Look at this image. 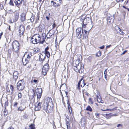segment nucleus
I'll use <instances>...</instances> for the list:
<instances>
[{
	"label": "nucleus",
	"instance_id": "4d7b16f0",
	"mask_svg": "<svg viewBox=\"0 0 129 129\" xmlns=\"http://www.w3.org/2000/svg\"><path fill=\"white\" fill-rule=\"evenodd\" d=\"M56 25L54 23L52 25L53 28H54L56 26Z\"/></svg>",
	"mask_w": 129,
	"mask_h": 129
},
{
	"label": "nucleus",
	"instance_id": "8fccbe9b",
	"mask_svg": "<svg viewBox=\"0 0 129 129\" xmlns=\"http://www.w3.org/2000/svg\"><path fill=\"white\" fill-rule=\"evenodd\" d=\"M18 104V103L17 102H15L14 103V105H13L14 106V107L17 106V105Z\"/></svg>",
	"mask_w": 129,
	"mask_h": 129
},
{
	"label": "nucleus",
	"instance_id": "69168bd1",
	"mask_svg": "<svg viewBox=\"0 0 129 129\" xmlns=\"http://www.w3.org/2000/svg\"><path fill=\"white\" fill-rule=\"evenodd\" d=\"M127 52V51L126 50H125L123 52V53H122V54H124L126 52Z\"/></svg>",
	"mask_w": 129,
	"mask_h": 129
},
{
	"label": "nucleus",
	"instance_id": "bf43d9fd",
	"mask_svg": "<svg viewBox=\"0 0 129 129\" xmlns=\"http://www.w3.org/2000/svg\"><path fill=\"white\" fill-rule=\"evenodd\" d=\"M33 82L35 83H36L37 82V80L35 79H34L33 80Z\"/></svg>",
	"mask_w": 129,
	"mask_h": 129
},
{
	"label": "nucleus",
	"instance_id": "bb28decb",
	"mask_svg": "<svg viewBox=\"0 0 129 129\" xmlns=\"http://www.w3.org/2000/svg\"><path fill=\"white\" fill-rule=\"evenodd\" d=\"M53 5L54 7H58L60 6V4L58 3H56L55 2H53Z\"/></svg>",
	"mask_w": 129,
	"mask_h": 129
},
{
	"label": "nucleus",
	"instance_id": "b1692460",
	"mask_svg": "<svg viewBox=\"0 0 129 129\" xmlns=\"http://www.w3.org/2000/svg\"><path fill=\"white\" fill-rule=\"evenodd\" d=\"M66 85L65 84H63L61 85L60 87V89L64 91L66 89Z\"/></svg>",
	"mask_w": 129,
	"mask_h": 129
},
{
	"label": "nucleus",
	"instance_id": "cd10ccee",
	"mask_svg": "<svg viewBox=\"0 0 129 129\" xmlns=\"http://www.w3.org/2000/svg\"><path fill=\"white\" fill-rule=\"evenodd\" d=\"M115 29L118 32H119V31H121V29L118 27V26H116L115 27Z\"/></svg>",
	"mask_w": 129,
	"mask_h": 129
},
{
	"label": "nucleus",
	"instance_id": "4468645a",
	"mask_svg": "<svg viewBox=\"0 0 129 129\" xmlns=\"http://www.w3.org/2000/svg\"><path fill=\"white\" fill-rule=\"evenodd\" d=\"M22 1L23 0H14V2L15 5L18 7L22 4Z\"/></svg>",
	"mask_w": 129,
	"mask_h": 129
},
{
	"label": "nucleus",
	"instance_id": "3c124183",
	"mask_svg": "<svg viewBox=\"0 0 129 129\" xmlns=\"http://www.w3.org/2000/svg\"><path fill=\"white\" fill-rule=\"evenodd\" d=\"M67 103V104H68V109L69 110V111L70 112V110H69V108L70 107V105H69V103L68 101Z\"/></svg>",
	"mask_w": 129,
	"mask_h": 129
},
{
	"label": "nucleus",
	"instance_id": "864d4df0",
	"mask_svg": "<svg viewBox=\"0 0 129 129\" xmlns=\"http://www.w3.org/2000/svg\"><path fill=\"white\" fill-rule=\"evenodd\" d=\"M105 46L103 45V46H102L101 47H99V48L101 49H103L104 48Z\"/></svg>",
	"mask_w": 129,
	"mask_h": 129
},
{
	"label": "nucleus",
	"instance_id": "c9c22d12",
	"mask_svg": "<svg viewBox=\"0 0 129 129\" xmlns=\"http://www.w3.org/2000/svg\"><path fill=\"white\" fill-rule=\"evenodd\" d=\"M54 2L59 3L60 4L62 2L61 0H54Z\"/></svg>",
	"mask_w": 129,
	"mask_h": 129
},
{
	"label": "nucleus",
	"instance_id": "f704fd0d",
	"mask_svg": "<svg viewBox=\"0 0 129 129\" xmlns=\"http://www.w3.org/2000/svg\"><path fill=\"white\" fill-rule=\"evenodd\" d=\"M89 102L91 104H93V101L92 99L91 98H90L89 99Z\"/></svg>",
	"mask_w": 129,
	"mask_h": 129
},
{
	"label": "nucleus",
	"instance_id": "58836bf2",
	"mask_svg": "<svg viewBox=\"0 0 129 129\" xmlns=\"http://www.w3.org/2000/svg\"><path fill=\"white\" fill-rule=\"evenodd\" d=\"M96 56L98 57H99V56H101V53L100 51H98L96 54Z\"/></svg>",
	"mask_w": 129,
	"mask_h": 129
},
{
	"label": "nucleus",
	"instance_id": "9d476101",
	"mask_svg": "<svg viewBox=\"0 0 129 129\" xmlns=\"http://www.w3.org/2000/svg\"><path fill=\"white\" fill-rule=\"evenodd\" d=\"M41 103L39 101H37L35 105V110L36 111L39 110L41 108Z\"/></svg>",
	"mask_w": 129,
	"mask_h": 129
},
{
	"label": "nucleus",
	"instance_id": "6e6d98bb",
	"mask_svg": "<svg viewBox=\"0 0 129 129\" xmlns=\"http://www.w3.org/2000/svg\"><path fill=\"white\" fill-rule=\"evenodd\" d=\"M107 69H105V70L104 71V75L107 74Z\"/></svg>",
	"mask_w": 129,
	"mask_h": 129
},
{
	"label": "nucleus",
	"instance_id": "79ce46f5",
	"mask_svg": "<svg viewBox=\"0 0 129 129\" xmlns=\"http://www.w3.org/2000/svg\"><path fill=\"white\" fill-rule=\"evenodd\" d=\"M83 95H86L87 96H88V93L87 92H84V91L83 90Z\"/></svg>",
	"mask_w": 129,
	"mask_h": 129
},
{
	"label": "nucleus",
	"instance_id": "09e8293b",
	"mask_svg": "<svg viewBox=\"0 0 129 129\" xmlns=\"http://www.w3.org/2000/svg\"><path fill=\"white\" fill-rule=\"evenodd\" d=\"M5 105L6 106H8V101H6L5 103Z\"/></svg>",
	"mask_w": 129,
	"mask_h": 129
},
{
	"label": "nucleus",
	"instance_id": "f03ea898",
	"mask_svg": "<svg viewBox=\"0 0 129 129\" xmlns=\"http://www.w3.org/2000/svg\"><path fill=\"white\" fill-rule=\"evenodd\" d=\"M53 106L51 98L47 97L45 99L42 107L46 112L49 113L52 111Z\"/></svg>",
	"mask_w": 129,
	"mask_h": 129
},
{
	"label": "nucleus",
	"instance_id": "774afa93",
	"mask_svg": "<svg viewBox=\"0 0 129 129\" xmlns=\"http://www.w3.org/2000/svg\"><path fill=\"white\" fill-rule=\"evenodd\" d=\"M39 15H38L37 16V18H38V20L39 19Z\"/></svg>",
	"mask_w": 129,
	"mask_h": 129
},
{
	"label": "nucleus",
	"instance_id": "6ab92c4d",
	"mask_svg": "<svg viewBox=\"0 0 129 129\" xmlns=\"http://www.w3.org/2000/svg\"><path fill=\"white\" fill-rule=\"evenodd\" d=\"M26 15V13H22L20 15V20L21 22H23L25 21V19Z\"/></svg>",
	"mask_w": 129,
	"mask_h": 129
},
{
	"label": "nucleus",
	"instance_id": "e2e57ef3",
	"mask_svg": "<svg viewBox=\"0 0 129 129\" xmlns=\"http://www.w3.org/2000/svg\"><path fill=\"white\" fill-rule=\"evenodd\" d=\"M3 34V33L1 32L0 33V39H1V36Z\"/></svg>",
	"mask_w": 129,
	"mask_h": 129
},
{
	"label": "nucleus",
	"instance_id": "aec40b11",
	"mask_svg": "<svg viewBox=\"0 0 129 129\" xmlns=\"http://www.w3.org/2000/svg\"><path fill=\"white\" fill-rule=\"evenodd\" d=\"M19 33L22 35L24 33L25 30L24 26L22 25H21L19 27Z\"/></svg>",
	"mask_w": 129,
	"mask_h": 129
},
{
	"label": "nucleus",
	"instance_id": "2eb2a0df",
	"mask_svg": "<svg viewBox=\"0 0 129 129\" xmlns=\"http://www.w3.org/2000/svg\"><path fill=\"white\" fill-rule=\"evenodd\" d=\"M26 108V107L25 105L22 104L18 107V111H22L24 110Z\"/></svg>",
	"mask_w": 129,
	"mask_h": 129
},
{
	"label": "nucleus",
	"instance_id": "f3484780",
	"mask_svg": "<svg viewBox=\"0 0 129 129\" xmlns=\"http://www.w3.org/2000/svg\"><path fill=\"white\" fill-rule=\"evenodd\" d=\"M6 89L7 91L11 92L12 93L13 90V87L12 85H10L7 87Z\"/></svg>",
	"mask_w": 129,
	"mask_h": 129
},
{
	"label": "nucleus",
	"instance_id": "13d9d810",
	"mask_svg": "<svg viewBox=\"0 0 129 129\" xmlns=\"http://www.w3.org/2000/svg\"><path fill=\"white\" fill-rule=\"evenodd\" d=\"M111 46V45H110L106 46V48H109Z\"/></svg>",
	"mask_w": 129,
	"mask_h": 129
},
{
	"label": "nucleus",
	"instance_id": "423d86ee",
	"mask_svg": "<svg viewBox=\"0 0 129 129\" xmlns=\"http://www.w3.org/2000/svg\"><path fill=\"white\" fill-rule=\"evenodd\" d=\"M25 83L23 80H20L17 83V88L19 90H22L25 87Z\"/></svg>",
	"mask_w": 129,
	"mask_h": 129
},
{
	"label": "nucleus",
	"instance_id": "2f4dec72",
	"mask_svg": "<svg viewBox=\"0 0 129 129\" xmlns=\"http://www.w3.org/2000/svg\"><path fill=\"white\" fill-rule=\"evenodd\" d=\"M86 109V110L89 111L91 112L92 111V109L89 106H88L87 107Z\"/></svg>",
	"mask_w": 129,
	"mask_h": 129
},
{
	"label": "nucleus",
	"instance_id": "9b49d317",
	"mask_svg": "<svg viewBox=\"0 0 129 129\" xmlns=\"http://www.w3.org/2000/svg\"><path fill=\"white\" fill-rule=\"evenodd\" d=\"M114 17L112 16H108L107 21L108 24H109L113 22L114 20Z\"/></svg>",
	"mask_w": 129,
	"mask_h": 129
},
{
	"label": "nucleus",
	"instance_id": "a211bd4d",
	"mask_svg": "<svg viewBox=\"0 0 129 129\" xmlns=\"http://www.w3.org/2000/svg\"><path fill=\"white\" fill-rule=\"evenodd\" d=\"M92 22L91 21L90 18L89 17H86L84 20L83 23H87L88 24L89 23V25L90 24V22Z\"/></svg>",
	"mask_w": 129,
	"mask_h": 129
},
{
	"label": "nucleus",
	"instance_id": "c756f323",
	"mask_svg": "<svg viewBox=\"0 0 129 129\" xmlns=\"http://www.w3.org/2000/svg\"><path fill=\"white\" fill-rule=\"evenodd\" d=\"M45 53V56H46L48 58H49L50 57V54L49 52L48 51H45V53Z\"/></svg>",
	"mask_w": 129,
	"mask_h": 129
},
{
	"label": "nucleus",
	"instance_id": "a18cd8bd",
	"mask_svg": "<svg viewBox=\"0 0 129 129\" xmlns=\"http://www.w3.org/2000/svg\"><path fill=\"white\" fill-rule=\"evenodd\" d=\"M119 32L120 34L122 35H123L124 34V32H123V31H122L121 30V31H119Z\"/></svg>",
	"mask_w": 129,
	"mask_h": 129
},
{
	"label": "nucleus",
	"instance_id": "5701e85b",
	"mask_svg": "<svg viewBox=\"0 0 129 129\" xmlns=\"http://www.w3.org/2000/svg\"><path fill=\"white\" fill-rule=\"evenodd\" d=\"M46 38V36L45 34H43L42 36V38H41V43L43 44Z\"/></svg>",
	"mask_w": 129,
	"mask_h": 129
},
{
	"label": "nucleus",
	"instance_id": "0eeeda50",
	"mask_svg": "<svg viewBox=\"0 0 129 129\" xmlns=\"http://www.w3.org/2000/svg\"><path fill=\"white\" fill-rule=\"evenodd\" d=\"M49 64L46 63L42 69L43 74L44 75H46L47 72H48L49 69Z\"/></svg>",
	"mask_w": 129,
	"mask_h": 129
},
{
	"label": "nucleus",
	"instance_id": "c03bdc74",
	"mask_svg": "<svg viewBox=\"0 0 129 129\" xmlns=\"http://www.w3.org/2000/svg\"><path fill=\"white\" fill-rule=\"evenodd\" d=\"M8 12L10 14H12L13 12V11L11 9H10L8 11Z\"/></svg>",
	"mask_w": 129,
	"mask_h": 129
},
{
	"label": "nucleus",
	"instance_id": "338daca9",
	"mask_svg": "<svg viewBox=\"0 0 129 129\" xmlns=\"http://www.w3.org/2000/svg\"><path fill=\"white\" fill-rule=\"evenodd\" d=\"M46 18L47 19V20H48L49 19V18L48 16H46Z\"/></svg>",
	"mask_w": 129,
	"mask_h": 129
},
{
	"label": "nucleus",
	"instance_id": "72a5a7b5",
	"mask_svg": "<svg viewBox=\"0 0 129 129\" xmlns=\"http://www.w3.org/2000/svg\"><path fill=\"white\" fill-rule=\"evenodd\" d=\"M35 19V16L34 15H33L31 16V18L30 19V20L31 22H33Z\"/></svg>",
	"mask_w": 129,
	"mask_h": 129
},
{
	"label": "nucleus",
	"instance_id": "7ed1b4c3",
	"mask_svg": "<svg viewBox=\"0 0 129 129\" xmlns=\"http://www.w3.org/2000/svg\"><path fill=\"white\" fill-rule=\"evenodd\" d=\"M20 44L17 41H14L12 43L11 49L13 51L16 53H18L20 48Z\"/></svg>",
	"mask_w": 129,
	"mask_h": 129
},
{
	"label": "nucleus",
	"instance_id": "473e14b6",
	"mask_svg": "<svg viewBox=\"0 0 129 129\" xmlns=\"http://www.w3.org/2000/svg\"><path fill=\"white\" fill-rule=\"evenodd\" d=\"M37 96V98L38 99H40V98H41L42 93H36Z\"/></svg>",
	"mask_w": 129,
	"mask_h": 129
},
{
	"label": "nucleus",
	"instance_id": "a19ab883",
	"mask_svg": "<svg viewBox=\"0 0 129 129\" xmlns=\"http://www.w3.org/2000/svg\"><path fill=\"white\" fill-rule=\"evenodd\" d=\"M66 125H67V124H69V119H67L66 121Z\"/></svg>",
	"mask_w": 129,
	"mask_h": 129
},
{
	"label": "nucleus",
	"instance_id": "f257e3e1",
	"mask_svg": "<svg viewBox=\"0 0 129 129\" xmlns=\"http://www.w3.org/2000/svg\"><path fill=\"white\" fill-rule=\"evenodd\" d=\"M76 59L73 62V68L76 72H79L80 73H82L84 71L83 64H80L82 60V57L80 54H77L76 56Z\"/></svg>",
	"mask_w": 129,
	"mask_h": 129
},
{
	"label": "nucleus",
	"instance_id": "e433bc0d",
	"mask_svg": "<svg viewBox=\"0 0 129 129\" xmlns=\"http://www.w3.org/2000/svg\"><path fill=\"white\" fill-rule=\"evenodd\" d=\"M97 101L99 103H102L101 101H102L101 99L99 97H97Z\"/></svg>",
	"mask_w": 129,
	"mask_h": 129
},
{
	"label": "nucleus",
	"instance_id": "de8ad7c7",
	"mask_svg": "<svg viewBox=\"0 0 129 129\" xmlns=\"http://www.w3.org/2000/svg\"><path fill=\"white\" fill-rule=\"evenodd\" d=\"M7 112L6 111H4V115L5 116H6L7 114Z\"/></svg>",
	"mask_w": 129,
	"mask_h": 129
},
{
	"label": "nucleus",
	"instance_id": "603ef678",
	"mask_svg": "<svg viewBox=\"0 0 129 129\" xmlns=\"http://www.w3.org/2000/svg\"><path fill=\"white\" fill-rule=\"evenodd\" d=\"M49 49V47L48 46H47L45 49V51H48V50Z\"/></svg>",
	"mask_w": 129,
	"mask_h": 129
},
{
	"label": "nucleus",
	"instance_id": "7c9ffc66",
	"mask_svg": "<svg viewBox=\"0 0 129 129\" xmlns=\"http://www.w3.org/2000/svg\"><path fill=\"white\" fill-rule=\"evenodd\" d=\"M27 58L29 60V59H30V58L32 56V55L31 54V53L29 52H28L27 53Z\"/></svg>",
	"mask_w": 129,
	"mask_h": 129
},
{
	"label": "nucleus",
	"instance_id": "ddd939ff",
	"mask_svg": "<svg viewBox=\"0 0 129 129\" xmlns=\"http://www.w3.org/2000/svg\"><path fill=\"white\" fill-rule=\"evenodd\" d=\"M45 53H40L39 56V60L40 61H43L45 60Z\"/></svg>",
	"mask_w": 129,
	"mask_h": 129
},
{
	"label": "nucleus",
	"instance_id": "20e7f679",
	"mask_svg": "<svg viewBox=\"0 0 129 129\" xmlns=\"http://www.w3.org/2000/svg\"><path fill=\"white\" fill-rule=\"evenodd\" d=\"M41 36L39 34H36L32 37L31 41L32 43L34 44H36L40 43H41Z\"/></svg>",
	"mask_w": 129,
	"mask_h": 129
},
{
	"label": "nucleus",
	"instance_id": "4be33fe9",
	"mask_svg": "<svg viewBox=\"0 0 129 129\" xmlns=\"http://www.w3.org/2000/svg\"><path fill=\"white\" fill-rule=\"evenodd\" d=\"M22 61L23 65H25L28 62L29 60L28 59V58L27 59V58H23Z\"/></svg>",
	"mask_w": 129,
	"mask_h": 129
},
{
	"label": "nucleus",
	"instance_id": "052dcab7",
	"mask_svg": "<svg viewBox=\"0 0 129 129\" xmlns=\"http://www.w3.org/2000/svg\"><path fill=\"white\" fill-rule=\"evenodd\" d=\"M8 129H14V128L12 126L9 127Z\"/></svg>",
	"mask_w": 129,
	"mask_h": 129
},
{
	"label": "nucleus",
	"instance_id": "c85d7f7f",
	"mask_svg": "<svg viewBox=\"0 0 129 129\" xmlns=\"http://www.w3.org/2000/svg\"><path fill=\"white\" fill-rule=\"evenodd\" d=\"M33 50L34 51V53L35 54L39 52L40 50L39 48H37Z\"/></svg>",
	"mask_w": 129,
	"mask_h": 129
},
{
	"label": "nucleus",
	"instance_id": "412c9836",
	"mask_svg": "<svg viewBox=\"0 0 129 129\" xmlns=\"http://www.w3.org/2000/svg\"><path fill=\"white\" fill-rule=\"evenodd\" d=\"M13 78L16 81L18 78V73L17 71H15L13 72Z\"/></svg>",
	"mask_w": 129,
	"mask_h": 129
},
{
	"label": "nucleus",
	"instance_id": "a878e982",
	"mask_svg": "<svg viewBox=\"0 0 129 129\" xmlns=\"http://www.w3.org/2000/svg\"><path fill=\"white\" fill-rule=\"evenodd\" d=\"M50 30H50L49 31L47 35V37L48 38H50L52 37V35H53V34L52 33H50Z\"/></svg>",
	"mask_w": 129,
	"mask_h": 129
},
{
	"label": "nucleus",
	"instance_id": "1a4fd4ad",
	"mask_svg": "<svg viewBox=\"0 0 129 129\" xmlns=\"http://www.w3.org/2000/svg\"><path fill=\"white\" fill-rule=\"evenodd\" d=\"M81 82H82V83L81 84V86L82 87H84V86L86 85V84L84 82V80H83L82 79H81L78 83L77 87V89H78L79 90H80V83Z\"/></svg>",
	"mask_w": 129,
	"mask_h": 129
},
{
	"label": "nucleus",
	"instance_id": "4c0bfd02",
	"mask_svg": "<svg viewBox=\"0 0 129 129\" xmlns=\"http://www.w3.org/2000/svg\"><path fill=\"white\" fill-rule=\"evenodd\" d=\"M28 129H35V127L34 125H31L29 126Z\"/></svg>",
	"mask_w": 129,
	"mask_h": 129
},
{
	"label": "nucleus",
	"instance_id": "37998d69",
	"mask_svg": "<svg viewBox=\"0 0 129 129\" xmlns=\"http://www.w3.org/2000/svg\"><path fill=\"white\" fill-rule=\"evenodd\" d=\"M22 94L20 93H19L18 94V97L19 98H21L22 97Z\"/></svg>",
	"mask_w": 129,
	"mask_h": 129
},
{
	"label": "nucleus",
	"instance_id": "39448f33",
	"mask_svg": "<svg viewBox=\"0 0 129 129\" xmlns=\"http://www.w3.org/2000/svg\"><path fill=\"white\" fill-rule=\"evenodd\" d=\"M82 26L84 31L89 32L93 27L92 22H90V25L89 24H86L83 23V25H82Z\"/></svg>",
	"mask_w": 129,
	"mask_h": 129
},
{
	"label": "nucleus",
	"instance_id": "5fc2aeb1",
	"mask_svg": "<svg viewBox=\"0 0 129 129\" xmlns=\"http://www.w3.org/2000/svg\"><path fill=\"white\" fill-rule=\"evenodd\" d=\"M117 127H122V125L120 124H118L117 125Z\"/></svg>",
	"mask_w": 129,
	"mask_h": 129
},
{
	"label": "nucleus",
	"instance_id": "6e6552de",
	"mask_svg": "<svg viewBox=\"0 0 129 129\" xmlns=\"http://www.w3.org/2000/svg\"><path fill=\"white\" fill-rule=\"evenodd\" d=\"M83 28L81 27H78L76 29V35L77 38H80L82 37V31H83Z\"/></svg>",
	"mask_w": 129,
	"mask_h": 129
},
{
	"label": "nucleus",
	"instance_id": "f8f14e48",
	"mask_svg": "<svg viewBox=\"0 0 129 129\" xmlns=\"http://www.w3.org/2000/svg\"><path fill=\"white\" fill-rule=\"evenodd\" d=\"M14 17L13 19L14 22H16L18 20L19 17V13L18 12H15L14 13Z\"/></svg>",
	"mask_w": 129,
	"mask_h": 129
},
{
	"label": "nucleus",
	"instance_id": "393cba45",
	"mask_svg": "<svg viewBox=\"0 0 129 129\" xmlns=\"http://www.w3.org/2000/svg\"><path fill=\"white\" fill-rule=\"evenodd\" d=\"M42 91L41 88H37L36 91V93H42Z\"/></svg>",
	"mask_w": 129,
	"mask_h": 129
},
{
	"label": "nucleus",
	"instance_id": "680f3d73",
	"mask_svg": "<svg viewBox=\"0 0 129 129\" xmlns=\"http://www.w3.org/2000/svg\"><path fill=\"white\" fill-rule=\"evenodd\" d=\"M107 77V74L104 75V77L105 79L106 80Z\"/></svg>",
	"mask_w": 129,
	"mask_h": 129
},
{
	"label": "nucleus",
	"instance_id": "0e129e2a",
	"mask_svg": "<svg viewBox=\"0 0 129 129\" xmlns=\"http://www.w3.org/2000/svg\"><path fill=\"white\" fill-rule=\"evenodd\" d=\"M95 115L96 116L99 117V113H95Z\"/></svg>",
	"mask_w": 129,
	"mask_h": 129
},
{
	"label": "nucleus",
	"instance_id": "dca6fc26",
	"mask_svg": "<svg viewBox=\"0 0 129 129\" xmlns=\"http://www.w3.org/2000/svg\"><path fill=\"white\" fill-rule=\"evenodd\" d=\"M82 37L83 39H85L87 38L89 32H86L85 31H82Z\"/></svg>",
	"mask_w": 129,
	"mask_h": 129
},
{
	"label": "nucleus",
	"instance_id": "ea45409f",
	"mask_svg": "<svg viewBox=\"0 0 129 129\" xmlns=\"http://www.w3.org/2000/svg\"><path fill=\"white\" fill-rule=\"evenodd\" d=\"M13 0H10V2H9V4L10 5H12V6H14V4H13Z\"/></svg>",
	"mask_w": 129,
	"mask_h": 129
},
{
	"label": "nucleus",
	"instance_id": "49530a36",
	"mask_svg": "<svg viewBox=\"0 0 129 129\" xmlns=\"http://www.w3.org/2000/svg\"><path fill=\"white\" fill-rule=\"evenodd\" d=\"M66 126L67 127V129H71L69 124H67V125H66Z\"/></svg>",
	"mask_w": 129,
	"mask_h": 129
}]
</instances>
